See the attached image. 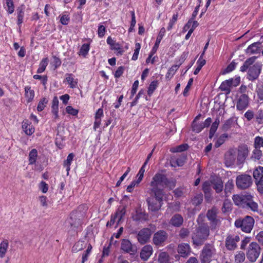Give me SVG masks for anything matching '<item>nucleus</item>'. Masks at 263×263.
<instances>
[{"label":"nucleus","mask_w":263,"mask_h":263,"mask_svg":"<svg viewBox=\"0 0 263 263\" xmlns=\"http://www.w3.org/2000/svg\"><path fill=\"white\" fill-rule=\"evenodd\" d=\"M176 185V181L173 179H168L166 176L161 173H156L152 178L150 183L151 194L158 195H164V189L168 187L172 190Z\"/></svg>","instance_id":"1"},{"label":"nucleus","mask_w":263,"mask_h":263,"mask_svg":"<svg viewBox=\"0 0 263 263\" xmlns=\"http://www.w3.org/2000/svg\"><path fill=\"white\" fill-rule=\"evenodd\" d=\"M210 231V227L208 223L200 224L192 236L193 244L197 246L203 245L209 237Z\"/></svg>","instance_id":"2"},{"label":"nucleus","mask_w":263,"mask_h":263,"mask_svg":"<svg viewBox=\"0 0 263 263\" xmlns=\"http://www.w3.org/2000/svg\"><path fill=\"white\" fill-rule=\"evenodd\" d=\"M216 255V250L214 242L205 243L200 255L201 262L210 263Z\"/></svg>","instance_id":"3"},{"label":"nucleus","mask_w":263,"mask_h":263,"mask_svg":"<svg viewBox=\"0 0 263 263\" xmlns=\"http://www.w3.org/2000/svg\"><path fill=\"white\" fill-rule=\"evenodd\" d=\"M84 205H80L76 210L73 211L70 215L69 223L72 230L78 228L82 224V220L84 217V212L82 211Z\"/></svg>","instance_id":"4"},{"label":"nucleus","mask_w":263,"mask_h":263,"mask_svg":"<svg viewBox=\"0 0 263 263\" xmlns=\"http://www.w3.org/2000/svg\"><path fill=\"white\" fill-rule=\"evenodd\" d=\"M254 219L250 216H246L242 219H237L235 222V226L240 228L246 233H250L254 225Z\"/></svg>","instance_id":"5"},{"label":"nucleus","mask_w":263,"mask_h":263,"mask_svg":"<svg viewBox=\"0 0 263 263\" xmlns=\"http://www.w3.org/2000/svg\"><path fill=\"white\" fill-rule=\"evenodd\" d=\"M151 194V196L146 199L148 209L152 212L158 211L162 206L164 195H160L157 196V194Z\"/></svg>","instance_id":"6"},{"label":"nucleus","mask_w":263,"mask_h":263,"mask_svg":"<svg viewBox=\"0 0 263 263\" xmlns=\"http://www.w3.org/2000/svg\"><path fill=\"white\" fill-rule=\"evenodd\" d=\"M252 184V177L248 174H243L236 177V185L238 189L245 190L249 187Z\"/></svg>","instance_id":"7"},{"label":"nucleus","mask_w":263,"mask_h":263,"mask_svg":"<svg viewBox=\"0 0 263 263\" xmlns=\"http://www.w3.org/2000/svg\"><path fill=\"white\" fill-rule=\"evenodd\" d=\"M260 247L256 242H251L246 253L247 258L251 262L255 261L260 255Z\"/></svg>","instance_id":"8"},{"label":"nucleus","mask_w":263,"mask_h":263,"mask_svg":"<svg viewBox=\"0 0 263 263\" xmlns=\"http://www.w3.org/2000/svg\"><path fill=\"white\" fill-rule=\"evenodd\" d=\"M249 149L247 145H243L238 148L237 156L236 157V165L241 167L248 156Z\"/></svg>","instance_id":"9"},{"label":"nucleus","mask_w":263,"mask_h":263,"mask_svg":"<svg viewBox=\"0 0 263 263\" xmlns=\"http://www.w3.org/2000/svg\"><path fill=\"white\" fill-rule=\"evenodd\" d=\"M224 163L227 167H233L236 164V151L234 148H230L224 155Z\"/></svg>","instance_id":"10"},{"label":"nucleus","mask_w":263,"mask_h":263,"mask_svg":"<svg viewBox=\"0 0 263 263\" xmlns=\"http://www.w3.org/2000/svg\"><path fill=\"white\" fill-rule=\"evenodd\" d=\"M258 191L263 194V167L256 168L253 173Z\"/></svg>","instance_id":"11"},{"label":"nucleus","mask_w":263,"mask_h":263,"mask_svg":"<svg viewBox=\"0 0 263 263\" xmlns=\"http://www.w3.org/2000/svg\"><path fill=\"white\" fill-rule=\"evenodd\" d=\"M251 195L249 193L235 194L233 196L232 199L235 205L244 209Z\"/></svg>","instance_id":"12"},{"label":"nucleus","mask_w":263,"mask_h":263,"mask_svg":"<svg viewBox=\"0 0 263 263\" xmlns=\"http://www.w3.org/2000/svg\"><path fill=\"white\" fill-rule=\"evenodd\" d=\"M152 232L150 229L143 228L137 233V239L140 244L144 245L149 241Z\"/></svg>","instance_id":"13"},{"label":"nucleus","mask_w":263,"mask_h":263,"mask_svg":"<svg viewBox=\"0 0 263 263\" xmlns=\"http://www.w3.org/2000/svg\"><path fill=\"white\" fill-rule=\"evenodd\" d=\"M168 238V234L164 230H159L153 236V241L156 246L162 245Z\"/></svg>","instance_id":"14"},{"label":"nucleus","mask_w":263,"mask_h":263,"mask_svg":"<svg viewBox=\"0 0 263 263\" xmlns=\"http://www.w3.org/2000/svg\"><path fill=\"white\" fill-rule=\"evenodd\" d=\"M261 66L260 63H257L249 68L248 78L250 81L257 79L260 73Z\"/></svg>","instance_id":"15"},{"label":"nucleus","mask_w":263,"mask_h":263,"mask_svg":"<svg viewBox=\"0 0 263 263\" xmlns=\"http://www.w3.org/2000/svg\"><path fill=\"white\" fill-rule=\"evenodd\" d=\"M240 237L237 235H229L226 239V247L229 250H234L236 249L237 242L239 241Z\"/></svg>","instance_id":"16"},{"label":"nucleus","mask_w":263,"mask_h":263,"mask_svg":"<svg viewBox=\"0 0 263 263\" xmlns=\"http://www.w3.org/2000/svg\"><path fill=\"white\" fill-rule=\"evenodd\" d=\"M249 105V97L246 94H241L239 96L237 103L236 108L238 110L242 111L246 109Z\"/></svg>","instance_id":"17"},{"label":"nucleus","mask_w":263,"mask_h":263,"mask_svg":"<svg viewBox=\"0 0 263 263\" xmlns=\"http://www.w3.org/2000/svg\"><path fill=\"white\" fill-rule=\"evenodd\" d=\"M121 249L124 252L128 253L134 254L136 252L135 247L128 239H124L122 240Z\"/></svg>","instance_id":"18"},{"label":"nucleus","mask_w":263,"mask_h":263,"mask_svg":"<svg viewBox=\"0 0 263 263\" xmlns=\"http://www.w3.org/2000/svg\"><path fill=\"white\" fill-rule=\"evenodd\" d=\"M153 253V248L151 245L144 246L140 252V257L143 260H147Z\"/></svg>","instance_id":"19"},{"label":"nucleus","mask_w":263,"mask_h":263,"mask_svg":"<svg viewBox=\"0 0 263 263\" xmlns=\"http://www.w3.org/2000/svg\"><path fill=\"white\" fill-rule=\"evenodd\" d=\"M201 116V114H199L198 115H197L195 117L192 123L193 130L196 133H200L202 129L204 128L202 123H197V121L199 120Z\"/></svg>","instance_id":"20"},{"label":"nucleus","mask_w":263,"mask_h":263,"mask_svg":"<svg viewBox=\"0 0 263 263\" xmlns=\"http://www.w3.org/2000/svg\"><path fill=\"white\" fill-rule=\"evenodd\" d=\"M248 201H247L244 209L250 210L253 212H257L258 208V204L253 200V197L252 195H251L250 198H249Z\"/></svg>","instance_id":"21"},{"label":"nucleus","mask_w":263,"mask_h":263,"mask_svg":"<svg viewBox=\"0 0 263 263\" xmlns=\"http://www.w3.org/2000/svg\"><path fill=\"white\" fill-rule=\"evenodd\" d=\"M261 43L255 42L250 45L247 49V53L254 54L259 53L260 51Z\"/></svg>","instance_id":"22"},{"label":"nucleus","mask_w":263,"mask_h":263,"mask_svg":"<svg viewBox=\"0 0 263 263\" xmlns=\"http://www.w3.org/2000/svg\"><path fill=\"white\" fill-rule=\"evenodd\" d=\"M234 188V184L232 179H229L228 182L225 184L224 192V197H228L231 194L232 191Z\"/></svg>","instance_id":"23"},{"label":"nucleus","mask_w":263,"mask_h":263,"mask_svg":"<svg viewBox=\"0 0 263 263\" xmlns=\"http://www.w3.org/2000/svg\"><path fill=\"white\" fill-rule=\"evenodd\" d=\"M213 188L217 193L221 192L223 189V184L222 180L220 178L214 180L212 182Z\"/></svg>","instance_id":"24"},{"label":"nucleus","mask_w":263,"mask_h":263,"mask_svg":"<svg viewBox=\"0 0 263 263\" xmlns=\"http://www.w3.org/2000/svg\"><path fill=\"white\" fill-rule=\"evenodd\" d=\"M262 156V152L260 149L254 148L252 151L250 159L253 161L259 160Z\"/></svg>","instance_id":"25"},{"label":"nucleus","mask_w":263,"mask_h":263,"mask_svg":"<svg viewBox=\"0 0 263 263\" xmlns=\"http://www.w3.org/2000/svg\"><path fill=\"white\" fill-rule=\"evenodd\" d=\"M165 32V28H162L159 32L158 36L157 38L155 45L154 46V47L152 49L153 53H155L156 52V51L157 50V49L159 47V44H160Z\"/></svg>","instance_id":"26"},{"label":"nucleus","mask_w":263,"mask_h":263,"mask_svg":"<svg viewBox=\"0 0 263 263\" xmlns=\"http://www.w3.org/2000/svg\"><path fill=\"white\" fill-rule=\"evenodd\" d=\"M256 58L255 57H252L249 59H248L243 63V65L241 66L240 70L241 72H245L249 68V66L253 64L255 62Z\"/></svg>","instance_id":"27"},{"label":"nucleus","mask_w":263,"mask_h":263,"mask_svg":"<svg viewBox=\"0 0 263 263\" xmlns=\"http://www.w3.org/2000/svg\"><path fill=\"white\" fill-rule=\"evenodd\" d=\"M218 209L215 206H213L211 209L208 210L206 216L208 220H211L213 218L218 217Z\"/></svg>","instance_id":"28"},{"label":"nucleus","mask_w":263,"mask_h":263,"mask_svg":"<svg viewBox=\"0 0 263 263\" xmlns=\"http://www.w3.org/2000/svg\"><path fill=\"white\" fill-rule=\"evenodd\" d=\"M9 246L8 240L3 241L0 244V258H3L7 251Z\"/></svg>","instance_id":"29"},{"label":"nucleus","mask_w":263,"mask_h":263,"mask_svg":"<svg viewBox=\"0 0 263 263\" xmlns=\"http://www.w3.org/2000/svg\"><path fill=\"white\" fill-rule=\"evenodd\" d=\"M86 243L84 241L79 240L73 246L72 251L76 253L78 251H81L86 248Z\"/></svg>","instance_id":"30"},{"label":"nucleus","mask_w":263,"mask_h":263,"mask_svg":"<svg viewBox=\"0 0 263 263\" xmlns=\"http://www.w3.org/2000/svg\"><path fill=\"white\" fill-rule=\"evenodd\" d=\"M22 128L25 133L28 135H31L34 132V128L29 124L28 121H24L22 125Z\"/></svg>","instance_id":"31"},{"label":"nucleus","mask_w":263,"mask_h":263,"mask_svg":"<svg viewBox=\"0 0 263 263\" xmlns=\"http://www.w3.org/2000/svg\"><path fill=\"white\" fill-rule=\"evenodd\" d=\"M209 221L210 223V229H211L212 230H216L221 224V218L219 217L209 220Z\"/></svg>","instance_id":"32"},{"label":"nucleus","mask_w":263,"mask_h":263,"mask_svg":"<svg viewBox=\"0 0 263 263\" xmlns=\"http://www.w3.org/2000/svg\"><path fill=\"white\" fill-rule=\"evenodd\" d=\"M58 104L59 100L58 97L55 96L52 102V112L55 116V118H58Z\"/></svg>","instance_id":"33"},{"label":"nucleus","mask_w":263,"mask_h":263,"mask_svg":"<svg viewBox=\"0 0 263 263\" xmlns=\"http://www.w3.org/2000/svg\"><path fill=\"white\" fill-rule=\"evenodd\" d=\"M170 223L174 227H180L181 226V215L179 214L174 215L171 219Z\"/></svg>","instance_id":"34"},{"label":"nucleus","mask_w":263,"mask_h":263,"mask_svg":"<svg viewBox=\"0 0 263 263\" xmlns=\"http://www.w3.org/2000/svg\"><path fill=\"white\" fill-rule=\"evenodd\" d=\"M220 121L218 118L216 119L215 121L212 123V126L211 127L209 133V138L210 139L212 138L214 134L215 133L218 125L219 124Z\"/></svg>","instance_id":"35"},{"label":"nucleus","mask_w":263,"mask_h":263,"mask_svg":"<svg viewBox=\"0 0 263 263\" xmlns=\"http://www.w3.org/2000/svg\"><path fill=\"white\" fill-rule=\"evenodd\" d=\"M25 97L27 99V101L30 102L32 101L34 97V92L31 89L30 87L27 86L25 88Z\"/></svg>","instance_id":"36"},{"label":"nucleus","mask_w":263,"mask_h":263,"mask_svg":"<svg viewBox=\"0 0 263 263\" xmlns=\"http://www.w3.org/2000/svg\"><path fill=\"white\" fill-rule=\"evenodd\" d=\"M37 157V152L36 149H32L29 154V164H33L35 163Z\"/></svg>","instance_id":"37"},{"label":"nucleus","mask_w":263,"mask_h":263,"mask_svg":"<svg viewBox=\"0 0 263 263\" xmlns=\"http://www.w3.org/2000/svg\"><path fill=\"white\" fill-rule=\"evenodd\" d=\"M228 137V135L227 134H223L220 135L215 143L214 146L216 148L220 147L222 144L224 143Z\"/></svg>","instance_id":"38"},{"label":"nucleus","mask_w":263,"mask_h":263,"mask_svg":"<svg viewBox=\"0 0 263 263\" xmlns=\"http://www.w3.org/2000/svg\"><path fill=\"white\" fill-rule=\"evenodd\" d=\"M66 78L65 80L68 82V84L70 85V87L73 88L76 87L77 85V81L74 79L73 77H72V74H67Z\"/></svg>","instance_id":"39"},{"label":"nucleus","mask_w":263,"mask_h":263,"mask_svg":"<svg viewBox=\"0 0 263 263\" xmlns=\"http://www.w3.org/2000/svg\"><path fill=\"white\" fill-rule=\"evenodd\" d=\"M203 194L199 193L196 195L192 200V202L195 206H198L200 205L203 201Z\"/></svg>","instance_id":"40"},{"label":"nucleus","mask_w":263,"mask_h":263,"mask_svg":"<svg viewBox=\"0 0 263 263\" xmlns=\"http://www.w3.org/2000/svg\"><path fill=\"white\" fill-rule=\"evenodd\" d=\"M148 216L142 212H137L134 219L136 221H145L147 219Z\"/></svg>","instance_id":"41"},{"label":"nucleus","mask_w":263,"mask_h":263,"mask_svg":"<svg viewBox=\"0 0 263 263\" xmlns=\"http://www.w3.org/2000/svg\"><path fill=\"white\" fill-rule=\"evenodd\" d=\"M24 5H22L21 6L18 7L17 8V23L18 25L22 24L23 23V20L24 17Z\"/></svg>","instance_id":"42"},{"label":"nucleus","mask_w":263,"mask_h":263,"mask_svg":"<svg viewBox=\"0 0 263 263\" xmlns=\"http://www.w3.org/2000/svg\"><path fill=\"white\" fill-rule=\"evenodd\" d=\"M254 148H257L260 149L261 147L263 148V138L260 136H257L254 138Z\"/></svg>","instance_id":"43"},{"label":"nucleus","mask_w":263,"mask_h":263,"mask_svg":"<svg viewBox=\"0 0 263 263\" xmlns=\"http://www.w3.org/2000/svg\"><path fill=\"white\" fill-rule=\"evenodd\" d=\"M107 43L108 44L110 45L111 48L112 49H115L116 50L121 49L120 45L118 43H116V42L114 41L110 36H109L107 38Z\"/></svg>","instance_id":"44"},{"label":"nucleus","mask_w":263,"mask_h":263,"mask_svg":"<svg viewBox=\"0 0 263 263\" xmlns=\"http://www.w3.org/2000/svg\"><path fill=\"white\" fill-rule=\"evenodd\" d=\"M191 253V249L187 243L182 245V257H185Z\"/></svg>","instance_id":"45"},{"label":"nucleus","mask_w":263,"mask_h":263,"mask_svg":"<svg viewBox=\"0 0 263 263\" xmlns=\"http://www.w3.org/2000/svg\"><path fill=\"white\" fill-rule=\"evenodd\" d=\"M168 259V255L166 252H161L159 254L158 259L159 263H167Z\"/></svg>","instance_id":"46"},{"label":"nucleus","mask_w":263,"mask_h":263,"mask_svg":"<svg viewBox=\"0 0 263 263\" xmlns=\"http://www.w3.org/2000/svg\"><path fill=\"white\" fill-rule=\"evenodd\" d=\"M48 58H46L43 59L40 64V67L37 70V73L43 72L46 69V66L48 65Z\"/></svg>","instance_id":"47"},{"label":"nucleus","mask_w":263,"mask_h":263,"mask_svg":"<svg viewBox=\"0 0 263 263\" xmlns=\"http://www.w3.org/2000/svg\"><path fill=\"white\" fill-rule=\"evenodd\" d=\"M74 157V155L72 153H70L67 156V159L64 161V165L66 167V171H67V174H68V171L70 170V165L71 162Z\"/></svg>","instance_id":"48"},{"label":"nucleus","mask_w":263,"mask_h":263,"mask_svg":"<svg viewBox=\"0 0 263 263\" xmlns=\"http://www.w3.org/2000/svg\"><path fill=\"white\" fill-rule=\"evenodd\" d=\"M180 160L179 157H177L176 156H173L170 160L171 165L172 167H176L177 166H180Z\"/></svg>","instance_id":"49"},{"label":"nucleus","mask_w":263,"mask_h":263,"mask_svg":"<svg viewBox=\"0 0 263 263\" xmlns=\"http://www.w3.org/2000/svg\"><path fill=\"white\" fill-rule=\"evenodd\" d=\"M125 212L126 210L125 206L123 207L121 209H119L117 211L115 215L117 217V218H119L118 224L120 222V221L121 220L123 216L125 215Z\"/></svg>","instance_id":"50"},{"label":"nucleus","mask_w":263,"mask_h":263,"mask_svg":"<svg viewBox=\"0 0 263 263\" xmlns=\"http://www.w3.org/2000/svg\"><path fill=\"white\" fill-rule=\"evenodd\" d=\"M245 259V253L242 252H239L235 256V261L236 263H242Z\"/></svg>","instance_id":"51"},{"label":"nucleus","mask_w":263,"mask_h":263,"mask_svg":"<svg viewBox=\"0 0 263 263\" xmlns=\"http://www.w3.org/2000/svg\"><path fill=\"white\" fill-rule=\"evenodd\" d=\"M230 81H228V80L223 81L221 84L220 85L219 88L222 91H230V88L231 87L230 85Z\"/></svg>","instance_id":"52"},{"label":"nucleus","mask_w":263,"mask_h":263,"mask_svg":"<svg viewBox=\"0 0 263 263\" xmlns=\"http://www.w3.org/2000/svg\"><path fill=\"white\" fill-rule=\"evenodd\" d=\"M48 103V100L45 98H43L39 103L37 109L39 111H42L46 106Z\"/></svg>","instance_id":"53"},{"label":"nucleus","mask_w":263,"mask_h":263,"mask_svg":"<svg viewBox=\"0 0 263 263\" xmlns=\"http://www.w3.org/2000/svg\"><path fill=\"white\" fill-rule=\"evenodd\" d=\"M157 85H158L157 81H154L151 82V83L150 84V85L148 87V90H147V93L148 95L150 96L153 93L154 90L156 89V88L157 87Z\"/></svg>","instance_id":"54"},{"label":"nucleus","mask_w":263,"mask_h":263,"mask_svg":"<svg viewBox=\"0 0 263 263\" xmlns=\"http://www.w3.org/2000/svg\"><path fill=\"white\" fill-rule=\"evenodd\" d=\"M256 92L260 100L263 101V85L259 84L257 86Z\"/></svg>","instance_id":"55"},{"label":"nucleus","mask_w":263,"mask_h":263,"mask_svg":"<svg viewBox=\"0 0 263 263\" xmlns=\"http://www.w3.org/2000/svg\"><path fill=\"white\" fill-rule=\"evenodd\" d=\"M89 50V46L88 44H83L80 50V54H81L83 55L84 57H85Z\"/></svg>","instance_id":"56"},{"label":"nucleus","mask_w":263,"mask_h":263,"mask_svg":"<svg viewBox=\"0 0 263 263\" xmlns=\"http://www.w3.org/2000/svg\"><path fill=\"white\" fill-rule=\"evenodd\" d=\"M7 6L8 7V12L11 14L14 12V7L12 0H6Z\"/></svg>","instance_id":"57"},{"label":"nucleus","mask_w":263,"mask_h":263,"mask_svg":"<svg viewBox=\"0 0 263 263\" xmlns=\"http://www.w3.org/2000/svg\"><path fill=\"white\" fill-rule=\"evenodd\" d=\"M255 118L258 123H263V110L260 109L258 110L255 115Z\"/></svg>","instance_id":"58"},{"label":"nucleus","mask_w":263,"mask_h":263,"mask_svg":"<svg viewBox=\"0 0 263 263\" xmlns=\"http://www.w3.org/2000/svg\"><path fill=\"white\" fill-rule=\"evenodd\" d=\"M202 190L204 194L211 192V184L209 182L205 181L203 183Z\"/></svg>","instance_id":"59"},{"label":"nucleus","mask_w":263,"mask_h":263,"mask_svg":"<svg viewBox=\"0 0 263 263\" xmlns=\"http://www.w3.org/2000/svg\"><path fill=\"white\" fill-rule=\"evenodd\" d=\"M136 48L134 50V53L133 54V56L132 57V60H136L138 59V56L139 53V50L141 48V46L140 43H137L135 45Z\"/></svg>","instance_id":"60"},{"label":"nucleus","mask_w":263,"mask_h":263,"mask_svg":"<svg viewBox=\"0 0 263 263\" xmlns=\"http://www.w3.org/2000/svg\"><path fill=\"white\" fill-rule=\"evenodd\" d=\"M66 111L68 114L72 115L73 116H76L78 113V110L73 108L71 106H67L66 108Z\"/></svg>","instance_id":"61"},{"label":"nucleus","mask_w":263,"mask_h":263,"mask_svg":"<svg viewBox=\"0 0 263 263\" xmlns=\"http://www.w3.org/2000/svg\"><path fill=\"white\" fill-rule=\"evenodd\" d=\"M228 80L230 81V85L231 87V86H237L240 83V81L239 77L236 78L235 79L231 78Z\"/></svg>","instance_id":"62"},{"label":"nucleus","mask_w":263,"mask_h":263,"mask_svg":"<svg viewBox=\"0 0 263 263\" xmlns=\"http://www.w3.org/2000/svg\"><path fill=\"white\" fill-rule=\"evenodd\" d=\"M231 124L232 121L230 119L227 120L222 125V130L224 132L228 130L231 126Z\"/></svg>","instance_id":"63"},{"label":"nucleus","mask_w":263,"mask_h":263,"mask_svg":"<svg viewBox=\"0 0 263 263\" xmlns=\"http://www.w3.org/2000/svg\"><path fill=\"white\" fill-rule=\"evenodd\" d=\"M236 63L234 62H232L226 68L224 73H229L233 71L236 67Z\"/></svg>","instance_id":"64"}]
</instances>
